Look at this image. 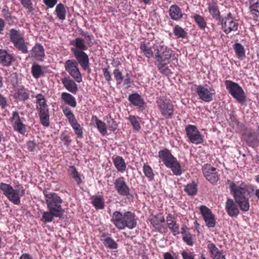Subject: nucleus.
I'll return each mask as SVG.
<instances>
[{"mask_svg":"<svg viewBox=\"0 0 259 259\" xmlns=\"http://www.w3.org/2000/svg\"><path fill=\"white\" fill-rule=\"evenodd\" d=\"M111 221L119 229H123L127 227L130 229L135 228L137 226V221L135 213L127 211L124 213L115 211L113 212Z\"/></svg>","mask_w":259,"mask_h":259,"instance_id":"nucleus-1","label":"nucleus"},{"mask_svg":"<svg viewBox=\"0 0 259 259\" xmlns=\"http://www.w3.org/2000/svg\"><path fill=\"white\" fill-rule=\"evenodd\" d=\"M158 157L165 166L170 169L175 175L179 176L182 175V170L181 164L169 150L164 148L160 150L158 152Z\"/></svg>","mask_w":259,"mask_h":259,"instance_id":"nucleus-2","label":"nucleus"},{"mask_svg":"<svg viewBox=\"0 0 259 259\" xmlns=\"http://www.w3.org/2000/svg\"><path fill=\"white\" fill-rule=\"evenodd\" d=\"M36 109L39 117L40 123L44 126L50 125L49 108L44 96L39 94L36 96Z\"/></svg>","mask_w":259,"mask_h":259,"instance_id":"nucleus-3","label":"nucleus"},{"mask_svg":"<svg viewBox=\"0 0 259 259\" xmlns=\"http://www.w3.org/2000/svg\"><path fill=\"white\" fill-rule=\"evenodd\" d=\"M0 190L9 200L15 205L20 204V197L25 194L24 189H15L11 185L5 183H0Z\"/></svg>","mask_w":259,"mask_h":259,"instance_id":"nucleus-4","label":"nucleus"},{"mask_svg":"<svg viewBox=\"0 0 259 259\" xmlns=\"http://www.w3.org/2000/svg\"><path fill=\"white\" fill-rule=\"evenodd\" d=\"M227 90L229 94L242 105H247L245 93L242 87L237 83L232 80H226L225 81Z\"/></svg>","mask_w":259,"mask_h":259,"instance_id":"nucleus-5","label":"nucleus"},{"mask_svg":"<svg viewBox=\"0 0 259 259\" xmlns=\"http://www.w3.org/2000/svg\"><path fill=\"white\" fill-rule=\"evenodd\" d=\"M45 200L48 209H51L54 211L64 213V209L62 207L61 204L63 200L57 193L49 192L45 190L43 191Z\"/></svg>","mask_w":259,"mask_h":259,"instance_id":"nucleus-6","label":"nucleus"},{"mask_svg":"<svg viewBox=\"0 0 259 259\" xmlns=\"http://www.w3.org/2000/svg\"><path fill=\"white\" fill-rule=\"evenodd\" d=\"M154 58L157 62H170L173 51L164 45L157 46L155 49Z\"/></svg>","mask_w":259,"mask_h":259,"instance_id":"nucleus-7","label":"nucleus"},{"mask_svg":"<svg viewBox=\"0 0 259 259\" xmlns=\"http://www.w3.org/2000/svg\"><path fill=\"white\" fill-rule=\"evenodd\" d=\"M156 102L161 114L167 119L171 118L174 115V106L170 100L160 97Z\"/></svg>","mask_w":259,"mask_h":259,"instance_id":"nucleus-8","label":"nucleus"},{"mask_svg":"<svg viewBox=\"0 0 259 259\" xmlns=\"http://www.w3.org/2000/svg\"><path fill=\"white\" fill-rule=\"evenodd\" d=\"M64 68L69 75L77 82L82 81V75L78 67L77 62L74 59L65 62Z\"/></svg>","mask_w":259,"mask_h":259,"instance_id":"nucleus-9","label":"nucleus"},{"mask_svg":"<svg viewBox=\"0 0 259 259\" xmlns=\"http://www.w3.org/2000/svg\"><path fill=\"white\" fill-rule=\"evenodd\" d=\"M196 92L199 99L205 102H210L213 100V96L215 94L214 90L207 84L199 85L196 89Z\"/></svg>","mask_w":259,"mask_h":259,"instance_id":"nucleus-10","label":"nucleus"},{"mask_svg":"<svg viewBox=\"0 0 259 259\" xmlns=\"http://www.w3.org/2000/svg\"><path fill=\"white\" fill-rule=\"evenodd\" d=\"M230 190L235 202L248 198L245 195L247 189L246 186L243 183L241 184V186H237L234 183H231L230 185Z\"/></svg>","mask_w":259,"mask_h":259,"instance_id":"nucleus-11","label":"nucleus"},{"mask_svg":"<svg viewBox=\"0 0 259 259\" xmlns=\"http://www.w3.org/2000/svg\"><path fill=\"white\" fill-rule=\"evenodd\" d=\"M186 135L190 141L195 144H201L203 142V136L194 125H188L185 128Z\"/></svg>","mask_w":259,"mask_h":259,"instance_id":"nucleus-12","label":"nucleus"},{"mask_svg":"<svg viewBox=\"0 0 259 259\" xmlns=\"http://www.w3.org/2000/svg\"><path fill=\"white\" fill-rule=\"evenodd\" d=\"M149 221L155 230L158 232L162 233L165 229V220L162 213L154 215L151 214Z\"/></svg>","mask_w":259,"mask_h":259,"instance_id":"nucleus-13","label":"nucleus"},{"mask_svg":"<svg viewBox=\"0 0 259 259\" xmlns=\"http://www.w3.org/2000/svg\"><path fill=\"white\" fill-rule=\"evenodd\" d=\"M115 189L117 192L121 196H126L127 198L132 197L130 193V189L123 177H121L116 179L114 183Z\"/></svg>","mask_w":259,"mask_h":259,"instance_id":"nucleus-14","label":"nucleus"},{"mask_svg":"<svg viewBox=\"0 0 259 259\" xmlns=\"http://www.w3.org/2000/svg\"><path fill=\"white\" fill-rule=\"evenodd\" d=\"M200 211L205 221L206 226L208 228L214 227L215 225V220L214 215L210 209L205 205H201L200 207Z\"/></svg>","mask_w":259,"mask_h":259,"instance_id":"nucleus-15","label":"nucleus"},{"mask_svg":"<svg viewBox=\"0 0 259 259\" xmlns=\"http://www.w3.org/2000/svg\"><path fill=\"white\" fill-rule=\"evenodd\" d=\"M128 100L131 104L137 107L141 111L145 110L147 106L146 103L144 101L143 98L137 93L130 94L128 96Z\"/></svg>","mask_w":259,"mask_h":259,"instance_id":"nucleus-16","label":"nucleus"},{"mask_svg":"<svg viewBox=\"0 0 259 259\" xmlns=\"http://www.w3.org/2000/svg\"><path fill=\"white\" fill-rule=\"evenodd\" d=\"M202 171L204 177L211 183L214 184L218 181L219 177L215 167L206 164L203 166Z\"/></svg>","mask_w":259,"mask_h":259,"instance_id":"nucleus-17","label":"nucleus"},{"mask_svg":"<svg viewBox=\"0 0 259 259\" xmlns=\"http://www.w3.org/2000/svg\"><path fill=\"white\" fill-rule=\"evenodd\" d=\"M225 209L228 214L232 218L237 217L239 214L237 204L232 199L228 198L226 202Z\"/></svg>","mask_w":259,"mask_h":259,"instance_id":"nucleus-18","label":"nucleus"},{"mask_svg":"<svg viewBox=\"0 0 259 259\" xmlns=\"http://www.w3.org/2000/svg\"><path fill=\"white\" fill-rule=\"evenodd\" d=\"M31 56L38 61H43L45 56L44 47L40 44H36L31 51Z\"/></svg>","mask_w":259,"mask_h":259,"instance_id":"nucleus-19","label":"nucleus"},{"mask_svg":"<svg viewBox=\"0 0 259 259\" xmlns=\"http://www.w3.org/2000/svg\"><path fill=\"white\" fill-rule=\"evenodd\" d=\"M70 45L74 46L71 48V51L72 53H75L79 51H84L88 48L84 42V40L80 37H77L70 41Z\"/></svg>","mask_w":259,"mask_h":259,"instance_id":"nucleus-20","label":"nucleus"},{"mask_svg":"<svg viewBox=\"0 0 259 259\" xmlns=\"http://www.w3.org/2000/svg\"><path fill=\"white\" fill-rule=\"evenodd\" d=\"M61 80L67 90L72 94L76 93L78 91L77 85L69 76L62 78Z\"/></svg>","mask_w":259,"mask_h":259,"instance_id":"nucleus-21","label":"nucleus"},{"mask_svg":"<svg viewBox=\"0 0 259 259\" xmlns=\"http://www.w3.org/2000/svg\"><path fill=\"white\" fill-rule=\"evenodd\" d=\"M48 209V211H45L43 213L42 217L40 219L41 221H42L43 223H47L48 222H51L53 221L54 217H57L59 218H62L63 213H62L58 211H54L52 210L51 209Z\"/></svg>","mask_w":259,"mask_h":259,"instance_id":"nucleus-22","label":"nucleus"},{"mask_svg":"<svg viewBox=\"0 0 259 259\" xmlns=\"http://www.w3.org/2000/svg\"><path fill=\"white\" fill-rule=\"evenodd\" d=\"M244 141L247 145L253 148L259 146V139L254 132H250L245 136Z\"/></svg>","mask_w":259,"mask_h":259,"instance_id":"nucleus-23","label":"nucleus"},{"mask_svg":"<svg viewBox=\"0 0 259 259\" xmlns=\"http://www.w3.org/2000/svg\"><path fill=\"white\" fill-rule=\"evenodd\" d=\"M168 13L170 18L175 21L180 20L184 15L181 9L176 5L170 7Z\"/></svg>","mask_w":259,"mask_h":259,"instance_id":"nucleus-24","label":"nucleus"},{"mask_svg":"<svg viewBox=\"0 0 259 259\" xmlns=\"http://www.w3.org/2000/svg\"><path fill=\"white\" fill-rule=\"evenodd\" d=\"M208 249L212 259H226L223 251L217 248L214 244H209Z\"/></svg>","mask_w":259,"mask_h":259,"instance_id":"nucleus-25","label":"nucleus"},{"mask_svg":"<svg viewBox=\"0 0 259 259\" xmlns=\"http://www.w3.org/2000/svg\"><path fill=\"white\" fill-rule=\"evenodd\" d=\"M14 60V57L9 54L7 51L0 50V63L4 66H9L11 65L12 62Z\"/></svg>","mask_w":259,"mask_h":259,"instance_id":"nucleus-26","label":"nucleus"},{"mask_svg":"<svg viewBox=\"0 0 259 259\" xmlns=\"http://www.w3.org/2000/svg\"><path fill=\"white\" fill-rule=\"evenodd\" d=\"M77 64H79L81 67L90 63V59L88 54L84 51H79L73 53Z\"/></svg>","mask_w":259,"mask_h":259,"instance_id":"nucleus-27","label":"nucleus"},{"mask_svg":"<svg viewBox=\"0 0 259 259\" xmlns=\"http://www.w3.org/2000/svg\"><path fill=\"white\" fill-rule=\"evenodd\" d=\"M113 163L118 171L123 172L125 171L126 165L123 158L119 156L113 159Z\"/></svg>","mask_w":259,"mask_h":259,"instance_id":"nucleus-28","label":"nucleus"},{"mask_svg":"<svg viewBox=\"0 0 259 259\" xmlns=\"http://www.w3.org/2000/svg\"><path fill=\"white\" fill-rule=\"evenodd\" d=\"M61 98L63 101L69 106L72 107H75L76 106V102L75 98L66 92H63L61 94Z\"/></svg>","mask_w":259,"mask_h":259,"instance_id":"nucleus-29","label":"nucleus"},{"mask_svg":"<svg viewBox=\"0 0 259 259\" xmlns=\"http://www.w3.org/2000/svg\"><path fill=\"white\" fill-rule=\"evenodd\" d=\"M228 21L229 23H233V26H229L228 28H225L224 32L226 34L229 33L232 31H236L238 29V24L236 22H234L233 17L232 14L230 12L227 14V16L225 18Z\"/></svg>","mask_w":259,"mask_h":259,"instance_id":"nucleus-30","label":"nucleus"},{"mask_svg":"<svg viewBox=\"0 0 259 259\" xmlns=\"http://www.w3.org/2000/svg\"><path fill=\"white\" fill-rule=\"evenodd\" d=\"M44 66H41L38 64H34L31 67V73L35 78H38L41 76H45V72L42 69Z\"/></svg>","mask_w":259,"mask_h":259,"instance_id":"nucleus-31","label":"nucleus"},{"mask_svg":"<svg viewBox=\"0 0 259 259\" xmlns=\"http://www.w3.org/2000/svg\"><path fill=\"white\" fill-rule=\"evenodd\" d=\"M208 10L212 17L216 20L220 19V12L218 6L214 3L208 4Z\"/></svg>","mask_w":259,"mask_h":259,"instance_id":"nucleus-32","label":"nucleus"},{"mask_svg":"<svg viewBox=\"0 0 259 259\" xmlns=\"http://www.w3.org/2000/svg\"><path fill=\"white\" fill-rule=\"evenodd\" d=\"M69 123L74 130V132L77 137L79 138H82L83 137L82 128L78 123L76 118L70 121Z\"/></svg>","mask_w":259,"mask_h":259,"instance_id":"nucleus-33","label":"nucleus"},{"mask_svg":"<svg viewBox=\"0 0 259 259\" xmlns=\"http://www.w3.org/2000/svg\"><path fill=\"white\" fill-rule=\"evenodd\" d=\"M67 171L69 175L73 178L76 182L78 185H79L81 182V179L80 177V176L77 172L76 168L74 166H69Z\"/></svg>","mask_w":259,"mask_h":259,"instance_id":"nucleus-34","label":"nucleus"},{"mask_svg":"<svg viewBox=\"0 0 259 259\" xmlns=\"http://www.w3.org/2000/svg\"><path fill=\"white\" fill-rule=\"evenodd\" d=\"M95 119L97 127L103 136L107 135V126L106 124L102 120L98 119L96 116H93L92 120Z\"/></svg>","mask_w":259,"mask_h":259,"instance_id":"nucleus-35","label":"nucleus"},{"mask_svg":"<svg viewBox=\"0 0 259 259\" xmlns=\"http://www.w3.org/2000/svg\"><path fill=\"white\" fill-rule=\"evenodd\" d=\"M169 63L168 62H157L155 63V65L161 73L165 75H169L172 74V72L168 67L166 66V65Z\"/></svg>","mask_w":259,"mask_h":259,"instance_id":"nucleus-36","label":"nucleus"},{"mask_svg":"<svg viewBox=\"0 0 259 259\" xmlns=\"http://www.w3.org/2000/svg\"><path fill=\"white\" fill-rule=\"evenodd\" d=\"M92 203L96 209H102L104 207V200L102 196H95L92 199Z\"/></svg>","mask_w":259,"mask_h":259,"instance_id":"nucleus-37","label":"nucleus"},{"mask_svg":"<svg viewBox=\"0 0 259 259\" xmlns=\"http://www.w3.org/2000/svg\"><path fill=\"white\" fill-rule=\"evenodd\" d=\"M14 46L17 48L19 51L22 52L24 54L28 53L26 43L25 42L24 37L20 38L13 44Z\"/></svg>","mask_w":259,"mask_h":259,"instance_id":"nucleus-38","label":"nucleus"},{"mask_svg":"<svg viewBox=\"0 0 259 259\" xmlns=\"http://www.w3.org/2000/svg\"><path fill=\"white\" fill-rule=\"evenodd\" d=\"M233 49L238 58L242 59L245 57L244 47L240 43L236 42L233 45Z\"/></svg>","mask_w":259,"mask_h":259,"instance_id":"nucleus-39","label":"nucleus"},{"mask_svg":"<svg viewBox=\"0 0 259 259\" xmlns=\"http://www.w3.org/2000/svg\"><path fill=\"white\" fill-rule=\"evenodd\" d=\"M55 12L60 20H64L65 19L66 12L63 4L60 3L57 5Z\"/></svg>","mask_w":259,"mask_h":259,"instance_id":"nucleus-40","label":"nucleus"},{"mask_svg":"<svg viewBox=\"0 0 259 259\" xmlns=\"http://www.w3.org/2000/svg\"><path fill=\"white\" fill-rule=\"evenodd\" d=\"M173 32L174 35L178 38H184L187 36V32L178 25L174 27Z\"/></svg>","mask_w":259,"mask_h":259,"instance_id":"nucleus-41","label":"nucleus"},{"mask_svg":"<svg viewBox=\"0 0 259 259\" xmlns=\"http://www.w3.org/2000/svg\"><path fill=\"white\" fill-rule=\"evenodd\" d=\"M184 190L189 195L194 196L196 194L197 192V184L194 182L188 184L185 187Z\"/></svg>","mask_w":259,"mask_h":259,"instance_id":"nucleus-42","label":"nucleus"},{"mask_svg":"<svg viewBox=\"0 0 259 259\" xmlns=\"http://www.w3.org/2000/svg\"><path fill=\"white\" fill-rule=\"evenodd\" d=\"M127 119L131 122L134 130L136 131H140L141 129V126L139 121V119H140L139 117L136 116L135 115H130L127 118Z\"/></svg>","mask_w":259,"mask_h":259,"instance_id":"nucleus-43","label":"nucleus"},{"mask_svg":"<svg viewBox=\"0 0 259 259\" xmlns=\"http://www.w3.org/2000/svg\"><path fill=\"white\" fill-rule=\"evenodd\" d=\"M140 49L147 58L150 59L154 56V53L152 49L147 47L144 42H142L141 44Z\"/></svg>","mask_w":259,"mask_h":259,"instance_id":"nucleus-44","label":"nucleus"},{"mask_svg":"<svg viewBox=\"0 0 259 259\" xmlns=\"http://www.w3.org/2000/svg\"><path fill=\"white\" fill-rule=\"evenodd\" d=\"M249 10L253 15V19L257 20L259 19V0H257L249 7Z\"/></svg>","mask_w":259,"mask_h":259,"instance_id":"nucleus-45","label":"nucleus"},{"mask_svg":"<svg viewBox=\"0 0 259 259\" xmlns=\"http://www.w3.org/2000/svg\"><path fill=\"white\" fill-rule=\"evenodd\" d=\"M23 37L21 36L20 32L19 30H17L15 29H11L10 31V41L14 44L16 41H18V40L20 39V38H23Z\"/></svg>","mask_w":259,"mask_h":259,"instance_id":"nucleus-46","label":"nucleus"},{"mask_svg":"<svg viewBox=\"0 0 259 259\" xmlns=\"http://www.w3.org/2000/svg\"><path fill=\"white\" fill-rule=\"evenodd\" d=\"M143 172L145 176L149 181H152L154 179V174L152 168L147 163H145L143 166Z\"/></svg>","mask_w":259,"mask_h":259,"instance_id":"nucleus-47","label":"nucleus"},{"mask_svg":"<svg viewBox=\"0 0 259 259\" xmlns=\"http://www.w3.org/2000/svg\"><path fill=\"white\" fill-rule=\"evenodd\" d=\"M193 18L201 29H204L206 27V22L202 16L195 14L193 16Z\"/></svg>","mask_w":259,"mask_h":259,"instance_id":"nucleus-48","label":"nucleus"},{"mask_svg":"<svg viewBox=\"0 0 259 259\" xmlns=\"http://www.w3.org/2000/svg\"><path fill=\"white\" fill-rule=\"evenodd\" d=\"M240 209L243 211H247L249 209L250 205L249 202V198H246L244 200H240L236 202Z\"/></svg>","mask_w":259,"mask_h":259,"instance_id":"nucleus-49","label":"nucleus"},{"mask_svg":"<svg viewBox=\"0 0 259 259\" xmlns=\"http://www.w3.org/2000/svg\"><path fill=\"white\" fill-rule=\"evenodd\" d=\"M14 97L19 101H24L29 98V94L22 90H19L15 93Z\"/></svg>","mask_w":259,"mask_h":259,"instance_id":"nucleus-50","label":"nucleus"},{"mask_svg":"<svg viewBox=\"0 0 259 259\" xmlns=\"http://www.w3.org/2000/svg\"><path fill=\"white\" fill-rule=\"evenodd\" d=\"M106 118L109 129L111 131H115L117 127L116 122L111 117L110 115H107Z\"/></svg>","mask_w":259,"mask_h":259,"instance_id":"nucleus-51","label":"nucleus"},{"mask_svg":"<svg viewBox=\"0 0 259 259\" xmlns=\"http://www.w3.org/2000/svg\"><path fill=\"white\" fill-rule=\"evenodd\" d=\"M167 227L174 235L180 233L179 225L177 224L176 220L174 223L168 225Z\"/></svg>","mask_w":259,"mask_h":259,"instance_id":"nucleus-52","label":"nucleus"},{"mask_svg":"<svg viewBox=\"0 0 259 259\" xmlns=\"http://www.w3.org/2000/svg\"><path fill=\"white\" fill-rule=\"evenodd\" d=\"M21 5L28 10L29 13L34 11L33 4L31 0H20Z\"/></svg>","mask_w":259,"mask_h":259,"instance_id":"nucleus-53","label":"nucleus"},{"mask_svg":"<svg viewBox=\"0 0 259 259\" xmlns=\"http://www.w3.org/2000/svg\"><path fill=\"white\" fill-rule=\"evenodd\" d=\"M63 112L69 122L75 118L73 113L68 107H63Z\"/></svg>","mask_w":259,"mask_h":259,"instance_id":"nucleus-54","label":"nucleus"},{"mask_svg":"<svg viewBox=\"0 0 259 259\" xmlns=\"http://www.w3.org/2000/svg\"><path fill=\"white\" fill-rule=\"evenodd\" d=\"M28 150L31 152H36L39 150L38 145L34 141H29L27 142Z\"/></svg>","mask_w":259,"mask_h":259,"instance_id":"nucleus-55","label":"nucleus"},{"mask_svg":"<svg viewBox=\"0 0 259 259\" xmlns=\"http://www.w3.org/2000/svg\"><path fill=\"white\" fill-rule=\"evenodd\" d=\"M14 129L17 131L21 134L24 135L26 132L25 125L23 122L14 123Z\"/></svg>","mask_w":259,"mask_h":259,"instance_id":"nucleus-56","label":"nucleus"},{"mask_svg":"<svg viewBox=\"0 0 259 259\" xmlns=\"http://www.w3.org/2000/svg\"><path fill=\"white\" fill-rule=\"evenodd\" d=\"M113 74L117 83H120L123 79L121 72L118 69H115L113 71Z\"/></svg>","mask_w":259,"mask_h":259,"instance_id":"nucleus-57","label":"nucleus"},{"mask_svg":"<svg viewBox=\"0 0 259 259\" xmlns=\"http://www.w3.org/2000/svg\"><path fill=\"white\" fill-rule=\"evenodd\" d=\"M2 15L7 21H10L12 19V15L7 6L2 10Z\"/></svg>","mask_w":259,"mask_h":259,"instance_id":"nucleus-58","label":"nucleus"},{"mask_svg":"<svg viewBox=\"0 0 259 259\" xmlns=\"http://www.w3.org/2000/svg\"><path fill=\"white\" fill-rule=\"evenodd\" d=\"M8 105V101L3 95L0 94V107L2 109H5Z\"/></svg>","mask_w":259,"mask_h":259,"instance_id":"nucleus-59","label":"nucleus"},{"mask_svg":"<svg viewBox=\"0 0 259 259\" xmlns=\"http://www.w3.org/2000/svg\"><path fill=\"white\" fill-rule=\"evenodd\" d=\"M42 2L48 8H52L57 3L58 0H42Z\"/></svg>","mask_w":259,"mask_h":259,"instance_id":"nucleus-60","label":"nucleus"},{"mask_svg":"<svg viewBox=\"0 0 259 259\" xmlns=\"http://www.w3.org/2000/svg\"><path fill=\"white\" fill-rule=\"evenodd\" d=\"M181 254L183 259H194V255L190 252L183 250Z\"/></svg>","mask_w":259,"mask_h":259,"instance_id":"nucleus-61","label":"nucleus"},{"mask_svg":"<svg viewBox=\"0 0 259 259\" xmlns=\"http://www.w3.org/2000/svg\"><path fill=\"white\" fill-rule=\"evenodd\" d=\"M16 118V121L15 122V123H18V122H23L24 118H20L18 113L16 111L14 112L12 115V116L11 117V120L13 121Z\"/></svg>","mask_w":259,"mask_h":259,"instance_id":"nucleus-62","label":"nucleus"},{"mask_svg":"<svg viewBox=\"0 0 259 259\" xmlns=\"http://www.w3.org/2000/svg\"><path fill=\"white\" fill-rule=\"evenodd\" d=\"M183 236V240L186 243H192V235L189 232H187Z\"/></svg>","mask_w":259,"mask_h":259,"instance_id":"nucleus-63","label":"nucleus"},{"mask_svg":"<svg viewBox=\"0 0 259 259\" xmlns=\"http://www.w3.org/2000/svg\"><path fill=\"white\" fill-rule=\"evenodd\" d=\"M70 137L68 135H65L64 134H62L61 135L60 139L65 142L64 144L66 145H69L71 141L69 139Z\"/></svg>","mask_w":259,"mask_h":259,"instance_id":"nucleus-64","label":"nucleus"}]
</instances>
